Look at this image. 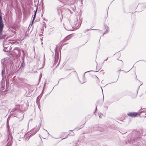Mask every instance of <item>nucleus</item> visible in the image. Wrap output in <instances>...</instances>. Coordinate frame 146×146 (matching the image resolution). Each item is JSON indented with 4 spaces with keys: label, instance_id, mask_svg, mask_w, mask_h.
I'll list each match as a JSON object with an SVG mask.
<instances>
[{
    "label": "nucleus",
    "instance_id": "1",
    "mask_svg": "<svg viewBox=\"0 0 146 146\" xmlns=\"http://www.w3.org/2000/svg\"><path fill=\"white\" fill-rule=\"evenodd\" d=\"M4 25L2 20V16L0 14V39L5 38L6 35H2V32L4 28Z\"/></svg>",
    "mask_w": 146,
    "mask_h": 146
},
{
    "label": "nucleus",
    "instance_id": "2",
    "mask_svg": "<svg viewBox=\"0 0 146 146\" xmlns=\"http://www.w3.org/2000/svg\"><path fill=\"white\" fill-rule=\"evenodd\" d=\"M10 62L9 57H7L2 59L1 61V63L3 64V67L5 68L8 65H10L11 64Z\"/></svg>",
    "mask_w": 146,
    "mask_h": 146
},
{
    "label": "nucleus",
    "instance_id": "3",
    "mask_svg": "<svg viewBox=\"0 0 146 146\" xmlns=\"http://www.w3.org/2000/svg\"><path fill=\"white\" fill-rule=\"evenodd\" d=\"M61 14L62 16L63 15L66 16L70 13H71V11L68 9L62 8L61 10Z\"/></svg>",
    "mask_w": 146,
    "mask_h": 146
},
{
    "label": "nucleus",
    "instance_id": "4",
    "mask_svg": "<svg viewBox=\"0 0 146 146\" xmlns=\"http://www.w3.org/2000/svg\"><path fill=\"white\" fill-rule=\"evenodd\" d=\"M143 111H140L139 112H129L127 114V115L131 117H136L137 115H138L139 116L142 113Z\"/></svg>",
    "mask_w": 146,
    "mask_h": 146
},
{
    "label": "nucleus",
    "instance_id": "5",
    "mask_svg": "<svg viewBox=\"0 0 146 146\" xmlns=\"http://www.w3.org/2000/svg\"><path fill=\"white\" fill-rule=\"evenodd\" d=\"M74 25L71 26L70 24H68L67 25L66 29L68 31H72L74 29Z\"/></svg>",
    "mask_w": 146,
    "mask_h": 146
},
{
    "label": "nucleus",
    "instance_id": "6",
    "mask_svg": "<svg viewBox=\"0 0 146 146\" xmlns=\"http://www.w3.org/2000/svg\"><path fill=\"white\" fill-rule=\"evenodd\" d=\"M3 46L4 48L3 50L4 51L8 52L10 50V48L7 45L4 44Z\"/></svg>",
    "mask_w": 146,
    "mask_h": 146
},
{
    "label": "nucleus",
    "instance_id": "7",
    "mask_svg": "<svg viewBox=\"0 0 146 146\" xmlns=\"http://www.w3.org/2000/svg\"><path fill=\"white\" fill-rule=\"evenodd\" d=\"M80 81L81 84L84 83L86 82V80L84 76L82 77V78L80 80Z\"/></svg>",
    "mask_w": 146,
    "mask_h": 146
},
{
    "label": "nucleus",
    "instance_id": "8",
    "mask_svg": "<svg viewBox=\"0 0 146 146\" xmlns=\"http://www.w3.org/2000/svg\"><path fill=\"white\" fill-rule=\"evenodd\" d=\"M5 68L3 67V70H2V72H1L2 75V76L3 77H4L5 76Z\"/></svg>",
    "mask_w": 146,
    "mask_h": 146
},
{
    "label": "nucleus",
    "instance_id": "9",
    "mask_svg": "<svg viewBox=\"0 0 146 146\" xmlns=\"http://www.w3.org/2000/svg\"><path fill=\"white\" fill-rule=\"evenodd\" d=\"M20 115L21 116V117H18L19 118V120H20V121H21L23 119V113H20Z\"/></svg>",
    "mask_w": 146,
    "mask_h": 146
},
{
    "label": "nucleus",
    "instance_id": "10",
    "mask_svg": "<svg viewBox=\"0 0 146 146\" xmlns=\"http://www.w3.org/2000/svg\"><path fill=\"white\" fill-rule=\"evenodd\" d=\"M12 143V141H9L7 143V145L6 146H11Z\"/></svg>",
    "mask_w": 146,
    "mask_h": 146
},
{
    "label": "nucleus",
    "instance_id": "11",
    "mask_svg": "<svg viewBox=\"0 0 146 146\" xmlns=\"http://www.w3.org/2000/svg\"><path fill=\"white\" fill-rule=\"evenodd\" d=\"M69 135L71 136H74V133L71 130L69 132Z\"/></svg>",
    "mask_w": 146,
    "mask_h": 146
},
{
    "label": "nucleus",
    "instance_id": "12",
    "mask_svg": "<svg viewBox=\"0 0 146 146\" xmlns=\"http://www.w3.org/2000/svg\"><path fill=\"white\" fill-rule=\"evenodd\" d=\"M70 36H67L65 38V40H68L69 39H70Z\"/></svg>",
    "mask_w": 146,
    "mask_h": 146
},
{
    "label": "nucleus",
    "instance_id": "13",
    "mask_svg": "<svg viewBox=\"0 0 146 146\" xmlns=\"http://www.w3.org/2000/svg\"><path fill=\"white\" fill-rule=\"evenodd\" d=\"M106 32L104 33V34L107 33L108 32V27H106Z\"/></svg>",
    "mask_w": 146,
    "mask_h": 146
},
{
    "label": "nucleus",
    "instance_id": "14",
    "mask_svg": "<svg viewBox=\"0 0 146 146\" xmlns=\"http://www.w3.org/2000/svg\"><path fill=\"white\" fill-rule=\"evenodd\" d=\"M37 9H36L35 11V14H34V17H36V11H37Z\"/></svg>",
    "mask_w": 146,
    "mask_h": 146
},
{
    "label": "nucleus",
    "instance_id": "15",
    "mask_svg": "<svg viewBox=\"0 0 146 146\" xmlns=\"http://www.w3.org/2000/svg\"><path fill=\"white\" fill-rule=\"evenodd\" d=\"M143 112H143H144V113H145V115H146V111H144V110H143ZM145 117H146V116H144Z\"/></svg>",
    "mask_w": 146,
    "mask_h": 146
},
{
    "label": "nucleus",
    "instance_id": "16",
    "mask_svg": "<svg viewBox=\"0 0 146 146\" xmlns=\"http://www.w3.org/2000/svg\"><path fill=\"white\" fill-rule=\"evenodd\" d=\"M41 97V96L40 95L37 97V99H38L39 98H40Z\"/></svg>",
    "mask_w": 146,
    "mask_h": 146
},
{
    "label": "nucleus",
    "instance_id": "17",
    "mask_svg": "<svg viewBox=\"0 0 146 146\" xmlns=\"http://www.w3.org/2000/svg\"><path fill=\"white\" fill-rule=\"evenodd\" d=\"M8 139H9V138H7L6 139V140L5 141V142H7V141L8 140Z\"/></svg>",
    "mask_w": 146,
    "mask_h": 146
},
{
    "label": "nucleus",
    "instance_id": "18",
    "mask_svg": "<svg viewBox=\"0 0 146 146\" xmlns=\"http://www.w3.org/2000/svg\"><path fill=\"white\" fill-rule=\"evenodd\" d=\"M57 59H56L55 60V61H54V62H55V63H56V61H57Z\"/></svg>",
    "mask_w": 146,
    "mask_h": 146
},
{
    "label": "nucleus",
    "instance_id": "19",
    "mask_svg": "<svg viewBox=\"0 0 146 146\" xmlns=\"http://www.w3.org/2000/svg\"><path fill=\"white\" fill-rule=\"evenodd\" d=\"M16 110V109L14 108V109H13L12 110L13 111H15Z\"/></svg>",
    "mask_w": 146,
    "mask_h": 146
},
{
    "label": "nucleus",
    "instance_id": "20",
    "mask_svg": "<svg viewBox=\"0 0 146 146\" xmlns=\"http://www.w3.org/2000/svg\"><path fill=\"white\" fill-rule=\"evenodd\" d=\"M60 0V1H66L67 0Z\"/></svg>",
    "mask_w": 146,
    "mask_h": 146
},
{
    "label": "nucleus",
    "instance_id": "21",
    "mask_svg": "<svg viewBox=\"0 0 146 146\" xmlns=\"http://www.w3.org/2000/svg\"><path fill=\"white\" fill-rule=\"evenodd\" d=\"M35 17H33V21L35 20Z\"/></svg>",
    "mask_w": 146,
    "mask_h": 146
},
{
    "label": "nucleus",
    "instance_id": "22",
    "mask_svg": "<svg viewBox=\"0 0 146 146\" xmlns=\"http://www.w3.org/2000/svg\"><path fill=\"white\" fill-rule=\"evenodd\" d=\"M108 57L107 58V59H106V60H105L106 61L107 60H108ZM105 61V60H104Z\"/></svg>",
    "mask_w": 146,
    "mask_h": 146
},
{
    "label": "nucleus",
    "instance_id": "23",
    "mask_svg": "<svg viewBox=\"0 0 146 146\" xmlns=\"http://www.w3.org/2000/svg\"><path fill=\"white\" fill-rule=\"evenodd\" d=\"M32 135H32H30V137H31V135Z\"/></svg>",
    "mask_w": 146,
    "mask_h": 146
},
{
    "label": "nucleus",
    "instance_id": "24",
    "mask_svg": "<svg viewBox=\"0 0 146 146\" xmlns=\"http://www.w3.org/2000/svg\"><path fill=\"white\" fill-rule=\"evenodd\" d=\"M89 29H87V31H89Z\"/></svg>",
    "mask_w": 146,
    "mask_h": 146
},
{
    "label": "nucleus",
    "instance_id": "25",
    "mask_svg": "<svg viewBox=\"0 0 146 146\" xmlns=\"http://www.w3.org/2000/svg\"><path fill=\"white\" fill-rule=\"evenodd\" d=\"M38 130H39V129H38V130L37 131H36V132H37V131H38Z\"/></svg>",
    "mask_w": 146,
    "mask_h": 146
},
{
    "label": "nucleus",
    "instance_id": "26",
    "mask_svg": "<svg viewBox=\"0 0 146 146\" xmlns=\"http://www.w3.org/2000/svg\"><path fill=\"white\" fill-rule=\"evenodd\" d=\"M96 77L97 78H98V77L97 76H96Z\"/></svg>",
    "mask_w": 146,
    "mask_h": 146
},
{
    "label": "nucleus",
    "instance_id": "27",
    "mask_svg": "<svg viewBox=\"0 0 146 146\" xmlns=\"http://www.w3.org/2000/svg\"><path fill=\"white\" fill-rule=\"evenodd\" d=\"M40 78H39V80H40Z\"/></svg>",
    "mask_w": 146,
    "mask_h": 146
},
{
    "label": "nucleus",
    "instance_id": "28",
    "mask_svg": "<svg viewBox=\"0 0 146 146\" xmlns=\"http://www.w3.org/2000/svg\"><path fill=\"white\" fill-rule=\"evenodd\" d=\"M102 88V91H103V89H102V88Z\"/></svg>",
    "mask_w": 146,
    "mask_h": 146
},
{
    "label": "nucleus",
    "instance_id": "29",
    "mask_svg": "<svg viewBox=\"0 0 146 146\" xmlns=\"http://www.w3.org/2000/svg\"><path fill=\"white\" fill-rule=\"evenodd\" d=\"M41 44H42V42L41 43Z\"/></svg>",
    "mask_w": 146,
    "mask_h": 146
}]
</instances>
